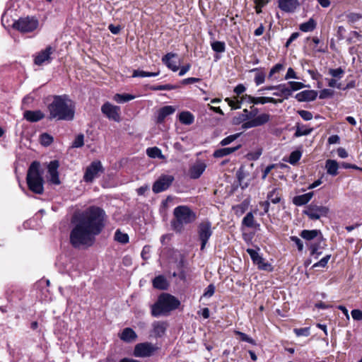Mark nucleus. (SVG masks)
I'll list each match as a JSON object with an SVG mask.
<instances>
[{
    "label": "nucleus",
    "instance_id": "1",
    "mask_svg": "<svg viewBox=\"0 0 362 362\" xmlns=\"http://www.w3.org/2000/svg\"><path fill=\"white\" fill-rule=\"evenodd\" d=\"M106 214L100 207L90 206L82 211H76L71 222L73 228L69 240L74 248L91 247L105 226Z\"/></svg>",
    "mask_w": 362,
    "mask_h": 362
},
{
    "label": "nucleus",
    "instance_id": "2",
    "mask_svg": "<svg viewBox=\"0 0 362 362\" xmlns=\"http://www.w3.org/2000/svg\"><path fill=\"white\" fill-rule=\"evenodd\" d=\"M49 119L71 121L74 117L75 106L68 96L56 95L48 106Z\"/></svg>",
    "mask_w": 362,
    "mask_h": 362
},
{
    "label": "nucleus",
    "instance_id": "3",
    "mask_svg": "<svg viewBox=\"0 0 362 362\" xmlns=\"http://www.w3.org/2000/svg\"><path fill=\"white\" fill-rule=\"evenodd\" d=\"M197 214L189 206L180 205L173 210V218L170 222L172 229L176 233H182L185 226L194 223Z\"/></svg>",
    "mask_w": 362,
    "mask_h": 362
},
{
    "label": "nucleus",
    "instance_id": "4",
    "mask_svg": "<svg viewBox=\"0 0 362 362\" xmlns=\"http://www.w3.org/2000/svg\"><path fill=\"white\" fill-rule=\"evenodd\" d=\"M180 305V300L169 293H162L157 301L151 305V315L153 317L167 315L177 309Z\"/></svg>",
    "mask_w": 362,
    "mask_h": 362
},
{
    "label": "nucleus",
    "instance_id": "5",
    "mask_svg": "<svg viewBox=\"0 0 362 362\" xmlns=\"http://www.w3.org/2000/svg\"><path fill=\"white\" fill-rule=\"evenodd\" d=\"M42 174L40 162L33 161L28 168L26 182L29 189L37 194H42L44 192Z\"/></svg>",
    "mask_w": 362,
    "mask_h": 362
},
{
    "label": "nucleus",
    "instance_id": "6",
    "mask_svg": "<svg viewBox=\"0 0 362 362\" xmlns=\"http://www.w3.org/2000/svg\"><path fill=\"white\" fill-rule=\"evenodd\" d=\"M38 20L33 16H27L24 18H20L16 21L13 28L22 33H31L36 30L38 27Z\"/></svg>",
    "mask_w": 362,
    "mask_h": 362
},
{
    "label": "nucleus",
    "instance_id": "7",
    "mask_svg": "<svg viewBox=\"0 0 362 362\" xmlns=\"http://www.w3.org/2000/svg\"><path fill=\"white\" fill-rule=\"evenodd\" d=\"M197 234L201 242V250H204L208 240L213 234L211 223L209 221H202L197 227Z\"/></svg>",
    "mask_w": 362,
    "mask_h": 362
},
{
    "label": "nucleus",
    "instance_id": "8",
    "mask_svg": "<svg viewBox=\"0 0 362 362\" xmlns=\"http://www.w3.org/2000/svg\"><path fill=\"white\" fill-rule=\"evenodd\" d=\"M158 349V347L150 342L137 344L134 349L133 354L135 357H150Z\"/></svg>",
    "mask_w": 362,
    "mask_h": 362
},
{
    "label": "nucleus",
    "instance_id": "9",
    "mask_svg": "<svg viewBox=\"0 0 362 362\" xmlns=\"http://www.w3.org/2000/svg\"><path fill=\"white\" fill-rule=\"evenodd\" d=\"M329 211V209L327 206L311 204L307 206L303 213L311 220H318L321 217L327 216Z\"/></svg>",
    "mask_w": 362,
    "mask_h": 362
},
{
    "label": "nucleus",
    "instance_id": "10",
    "mask_svg": "<svg viewBox=\"0 0 362 362\" xmlns=\"http://www.w3.org/2000/svg\"><path fill=\"white\" fill-rule=\"evenodd\" d=\"M174 177L169 175H163L153 183L152 190L154 193H160L166 190L173 183Z\"/></svg>",
    "mask_w": 362,
    "mask_h": 362
},
{
    "label": "nucleus",
    "instance_id": "11",
    "mask_svg": "<svg viewBox=\"0 0 362 362\" xmlns=\"http://www.w3.org/2000/svg\"><path fill=\"white\" fill-rule=\"evenodd\" d=\"M101 111L110 119L115 122L120 120V108L118 106L113 105L110 103H105L101 107Z\"/></svg>",
    "mask_w": 362,
    "mask_h": 362
},
{
    "label": "nucleus",
    "instance_id": "12",
    "mask_svg": "<svg viewBox=\"0 0 362 362\" xmlns=\"http://www.w3.org/2000/svg\"><path fill=\"white\" fill-rule=\"evenodd\" d=\"M103 167L100 161H93L88 165L83 175V180L86 182H92Z\"/></svg>",
    "mask_w": 362,
    "mask_h": 362
},
{
    "label": "nucleus",
    "instance_id": "13",
    "mask_svg": "<svg viewBox=\"0 0 362 362\" xmlns=\"http://www.w3.org/2000/svg\"><path fill=\"white\" fill-rule=\"evenodd\" d=\"M246 252L250 255L253 263L257 265L258 268L263 270H269L271 264L264 262V259L259 255V253L251 248L247 249Z\"/></svg>",
    "mask_w": 362,
    "mask_h": 362
},
{
    "label": "nucleus",
    "instance_id": "14",
    "mask_svg": "<svg viewBox=\"0 0 362 362\" xmlns=\"http://www.w3.org/2000/svg\"><path fill=\"white\" fill-rule=\"evenodd\" d=\"M59 166V161L56 160L51 161L47 166L49 182L56 185H59L61 183L57 170Z\"/></svg>",
    "mask_w": 362,
    "mask_h": 362
},
{
    "label": "nucleus",
    "instance_id": "15",
    "mask_svg": "<svg viewBox=\"0 0 362 362\" xmlns=\"http://www.w3.org/2000/svg\"><path fill=\"white\" fill-rule=\"evenodd\" d=\"M53 52V49L51 46H48L45 49L40 52L35 57L34 62L36 65L41 66L45 62H49L51 60L50 55Z\"/></svg>",
    "mask_w": 362,
    "mask_h": 362
},
{
    "label": "nucleus",
    "instance_id": "16",
    "mask_svg": "<svg viewBox=\"0 0 362 362\" xmlns=\"http://www.w3.org/2000/svg\"><path fill=\"white\" fill-rule=\"evenodd\" d=\"M245 98H247V101L248 103H252V104H255V105H257V104H265L267 103H281L283 102V100H281V99H279V100H276L274 98H271V97H253V96H251V95H245Z\"/></svg>",
    "mask_w": 362,
    "mask_h": 362
},
{
    "label": "nucleus",
    "instance_id": "17",
    "mask_svg": "<svg viewBox=\"0 0 362 362\" xmlns=\"http://www.w3.org/2000/svg\"><path fill=\"white\" fill-rule=\"evenodd\" d=\"M317 96V92L314 90H305L297 93L295 96L299 102L313 101Z\"/></svg>",
    "mask_w": 362,
    "mask_h": 362
},
{
    "label": "nucleus",
    "instance_id": "18",
    "mask_svg": "<svg viewBox=\"0 0 362 362\" xmlns=\"http://www.w3.org/2000/svg\"><path fill=\"white\" fill-rule=\"evenodd\" d=\"M177 54L172 52L167 53L162 58V62L173 71H177L179 69L177 63L173 60V58L177 57Z\"/></svg>",
    "mask_w": 362,
    "mask_h": 362
},
{
    "label": "nucleus",
    "instance_id": "19",
    "mask_svg": "<svg viewBox=\"0 0 362 362\" xmlns=\"http://www.w3.org/2000/svg\"><path fill=\"white\" fill-rule=\"evenodd\" d=\"M175 112V108L171 105H166L158 111V115L156 118L157 123H162L165 120V117L173 114Z\"/></svg>",
    "mask_w": 362,
    "mask_h": 362
},
{
    "label": "nucleus",
    "instance_id": "20",
    "mask_svg": "<svg viewBox=\"0 0 362 362\" xmlns=\"http://www.w3.org/2000/svg\"><path fill=\"white\" fill-rule=\"evenodd\" d=\"M23 117L30 122H36L43 119L45 115L40 110H26L23 113Z\"/></svg>",
    "mask_w": 362,
    "mask_h": 362
},
{
    "label": "nucleus",
    "instance_id": "21",
    "mask_svg": "<svg viewBox=\"0 0 362 362\" xmlns=\"http://www.w3.org/2000/svg\"><path fill=\"white\" fill-rule=\"evenodd\" d=\"M168 324L165 322L156 321L152 324L153 334L156 337H162L167 329Z\"/></svg>",
    "mask_w": 362,
    "mask_h": 362
},
{
    "label": "nucleus",
    "instance_id": "22",
    "mask_svg": "<svg viewBox=\"0 0 362 362\" xmlns=\"http://www.w3.org/2000/svg\"><path fill=\"white\" fill-rule=\"evenodd\" d=\"M206 165L204 163H197L189 169V176L192 179L199 178L204 172Z\"/></svg>",
    "mask_w": 362,
    "mask_h": 362
},
{
    "label": "nucleus",
    "instance_id": "23",
    "mask_svg": "<svg viewBox=\"0 0 362 362\" xmlns=\"http://www.w3.org/2000/svg\"><path fill=\"white\" fill-rule=\"evenodd\" d=\"M298 5L296 0H279V7L284 11L292 12Z\"/></svg>",
    "mask_w": 362,
    "mask_h": 362
},
{
    "label": "nucleus",
    "instance_id": "24",
    "mask_svg": "<svg viewBox=\"0 0 362 362\" xmlns=\"http://www.w3.org/2000/svg\"><path fill=\"white\" fill-rule=\"evenodd\" d=\"M240 147H241V145H238L237 146H235V147H226V148H219V149L216 150L214 152L213 156L215 158H223L224 156H226L228 155H230V154L234 153L235 151L238 150Z\"/></svg>",
    "mask_w": 362,
    "mask_h": 362
},
{
    "label": "nucleus",
    "instance_id": "25",
    "mask_svg": "<svg viewBox=\"0 0 362 362\" xmlns=\"http://www.w3.org/2000/svg\"><path fill=\"white\" fill-rule=\"evenodd\" d=\"M313 196V192H308L293 197V203L296 206H302L308 203Z\"/></svg>",
    "mask_w": 362,
    "mask_h": 362
},
{
    "label": "nucleus",
    "instance_id": "26",
    "mask_svg": "<svg viewBox=\"0 0 362 362\" xmlns=\"http://www.w3.org/2000/svg\"><path fill=\"white\" fill-rule=\"evenodd\" d=\"M119 337L124 341L131 342L137 338V335L132 328L127 327L123 329Z\"/></svg>",
    "mask_w": 362,
    "mask_h": 362
},
{
    "label": "nucleus",
    "instance_id": "27",
    "mask_svg": "<svg viewBox=\"0 0 362 362\" xmlns=\"http://www.w3.org/2000/svg\"><path fill=\"white\" fill-rule=\"evenodd\" d=\"M267 198V200L272 204H276L279 203L282 199L281 189L279 188H274L272 190L268 192Z\"/></svg>",
    "mask_w": 362,
    "mask_h": 362
},
{
    "label": "nucleus",
    "instance_id": "28",
    "mask_svg": "<svg viewBox=\"0 0 362 362\" xmlns=\"http://www.w3.org/2000/svg\"><path fill=\"white\" fill-rule=\"evenodd\" d=\"M325 168L327 174L336 176L338 174L339 164L334 160L328 159L326 160Z\"/></svg>",
    "mask_w": 362,
    "mask_h": 362
},
{
    "label": "nucleus",
    "instance_id": "29",
    "mask_svg": "<svg viewBox=\"0 0 362 362\" xmlns=\"http://www.w3.org/2000/svg\"><path fill=\"white\" fill-rule=\"evenodd\" d=\"M320 235L322 239V234L319 230H303L300 233V236L306 240H312Z\"/></svg>",
    "mask_w": 362,
    "mask_h": 362
},
{
    "label": "nucleus",
    "instance_id": "30",
    "mask_svg": "<svg viewBox=\"0 0 362 362\" xmlns=\"http://www.w3.org/2000/svg\"><path fill=\"white\" fill-rule=\"evenodd\" d=\"M153 286L154 288L160 290H165L168 286L166 279L162 276H158L153 280Z\"/></svg>",
    "mask_w": 362,
    "mask_h": 362
},
{
    "label": "nucleus",
    "instance_id": "31",
    "mask_svg": "<svg viewBox=\"0 0 362 362\" xmlns=\"http://www.w3.org/2000/svg\"><path fill=\"white\" fill-rule=\"evenodd\" d=\"M180 122L185 125H190L194 121V115L189 111L182 112L179 115Z\"/></svg>",
    "mask_w": 362,
    "mask_h": 362
},
{
    "label": "nucleus",
    "instance_id": "32",
    "mask_svg": "<svg viewBox=\"0 0 362 362\" xmlns=\"http://www.w3.org/2000/svg\"><path fill=\"white\" fill-rule=\"evenodd\" d=\"M316 22L313 18H310L307 22L300 25V30L303 32H310L316 28Z\"/></svg>",
    "mask_w": 362,
    "mask_h": 362
},
{
    "label": "nucleus",
    "instance_id": "33",
    "mask_svg": "<svg viewBox=\"0 0 362 362\" xmlns=\"http://www.w3.org/2000/svg\"><path fill=\"white\" fill-rule=\"evenodd\" d=\"M146 154L148 157L152 158H164L161 150L158 147H151L146 149Z\"/></svg>",
    "mask_w": 362,
    "mask_h": 362
},
{
    "label": "nucleus",
    "instance_id": "34",
    "mask_svg": "<svg viewBox=\"0 0 362 362\" xmlns=\"http://www.w3.org/2000/svg\"><path fill=\"white\" fill-rule=\"evenodd\" d=\"M242 224L247 228L255 227V218L252 212H249L246 214L242 221Z\"/></svg>",
    "mask_w": 362,
    "mask_h": 362
},
{
    "label": "nucleus",
    "instance_id": "35",
    "mask_svg": "<svg viewBox=\"0 0 362 362\" xmlns=\"http://www.w3.org/2000/svg\"><path fill=\"white\" fill-rule=\"evenodd\" d=\"M115 240L122 244H126L129 242V236L127 233H122L117 229L115 233Z\"/></svg>",
    "mask_w": 362,
    "mask_h": 362
},
{
    "label": "nucleus",
    "instance_id": "36",
    "mask_svg": "<svg viewBox=\"0 0 362 362\" xmlns=\"http://www.w3.org/2000/svg\"><path fill=\"white\" fill-rule=\"evenodd\" d=\"M257 127L262 126L267 123L270 119V115L267 113H263L253 118Z\"/></svg>",
    "mask_w": 362,
    "mask_h": 362
},
{
    "label": "nucleus",
    "instance_id": "37",
    "mask_svg": "<svg viewBox=\"0 0 362 362\" xmlns=\"http://www.w3.org/2000/svg\"><path fill=\"white\" fill-rule=\"evenodd\" d=\"M135 97L130 94H115L114 100L118 103H123L133 100Z\"/></svg>",
    "mask_w": 362,
    "mask_h": 362
},
{
    "label": "nucleus",
    "instance_id": "38",
    "mask_svg": "<svg viewBox=\"0 0 362 362\" xmlns=\"http://www.w3.org/2000/svg\"><path fill=\"white\" fill-rule=\"evenodd\" d=\"M313 129H308L304 125L298 124L296 127V131L295 132V136L299 137L301 136L308 135L311 133Z\"/></svg>",
    "mask_w": 362,
    "mask_h": 362
},
{
    "label": "nucleus",
    "instance_id": "39",
    "mask_svg": "<svg viewBox=\"0 0 362 362\" xmlns=\"http://www.w3.org/2000/svg\"><path fill=\"white\" fill-rule=\"evenodd\" d=\"M248 203H247L246 202H243L241 204L233 206V209L234 210L235 214L236 215L241 216L246 211Z\"/></svg>",
    "mask_w": 362,
    "mask_h": 362
},
{
    "label": "nucleus",
    "instance_id": "40",
    "mask_svg": "<svg viewBox=\"0 0 362 362\" xmlns=\"http://www.w3.org/2000/svg\"><path fill=\"white\" fill-rule=\"evenodd\" d=\"M159 74V72H148L141 70H134L132 74L133 77H150L156 76Z\"/></svg>",
    "mask_w": 362,
    "mask_h": 362
},
{
    "label": "nucleus",
    "instance_id": "41",
    "mask_svg": "<svg viewBox=\"0 0 362 362\" xmlns=\"http://www.w3.org/2000/svg\"><path fill=\"white\" fill-rule=\"evenodd\" d=\"M211 48L216 52H223L226 50V45L224 42L215 41L211 43Z\"/></svg>",
    "mask_w": 362,
    "mask_h": 362
},
{
    "label": "nucleus",
    "instance_id": "42",
    "mask_svg": "<svg viewBox=\"0 0 362 362\" xmlns=\"http://www.w3.org/2000/svg\"><path fill=\"white\" fill-rule=\"evenodd\" d=\"M276 88L280 91L281 96H284L286 99L291 95V90L286 84H279Z\"/></svg>",
    "mask_w": 362,
    "mask_h": 362
},
{
    "label": "nucleus",
    "instance_id": "43",
    "mask_svg": "<svg viewBox=\"0 0 362 362\" xmlns=\"http://www.w3.org/2000/svg\"><path fill=\"white\" fill-rule=\"evenodd\" d=\"M40 143L44 146H49L53 141V137L47 133H43L40 135Z\"/></svg>",
    "mask_w": 362,
    "mask_h": 362
},
{
    "label": "nucleus",
    "instance_id": "44",
    "mask_svg": "<svg viewBox=\"0 0 362 362\" xmlns=\"http://www.w3.org/2000/svg\"><path fill=\"white\" fill-rule=\"evenodd\" d=\"M241 133H237L235 134L230 135L226 138H224L223 140L221 141L220 144L222 146H227L234 141L235 139H237L240 136Z\"/></svg>",
    "mask_w": 362,
    "mask_h": 362
},
{
    "label": "nucleus",
    "instance_id": "45",
    "mask_svg": "<svg viewBox=\"0 0 362 362\" xmlns=\"http://www.w3.org/2000/svg\"><path fill=\"white\" fill-rule=\"evenodd\" d=\"M300 157H301L300 151H294L290 154L288 161L289 163L294 165L300 159Z\"/></svg>",
    "mask_w": 362,
    "mask_h": 362
},
{
    "label": "nucleus",
    "instance_id": "46",
    "mask_svg": "<svg viewBox=\"0 0 362 362\" xmlns=\"http://www.w3.org/2000/svg\"><path fill=\"white\" fill-rule=\"evenodd\" d=\"M235 334L240 337L241 341L248 342L251 344H255V340L252 339L250 337H249L247 334L240 331H235Z\"/></svg>",
    "mask_w": 362,
    "mask_h": 362
},
{
    "label": "nucleus",
    "instance_id": "47",
    "mask_svg": "<svg viewBox=\"0 0 362 362\" xmlns=\"http://www.w3.org/2000/svg\"><path fill=\"white\" fill-rule=\"evenodd\" d=\"M344 71L341 68L330 69L329 74L334 78H341L343 76Z\"/></svg>",
    "mask_w": 362,
    "mask_h": 362
},
{
    "label": "nucleus",
    "instance_id": "48",
    "mask_svg": "<svg viewBox=\"0 0 362 362\" xmlns=\"http://www.w3.org/2000/svg\"><path fill=\"white\" fill-rule=\"evenodd\" d=\"M346 17L349 23H354L362 18V15L357 13H350Z\"/></svg>",
    "mask_w": 362,
    "mask_h": 362
},
{
    "label": "nucleus",
    "instance_id": "49",
    "mask_svg": "<svg viewBox=\"0 0 362 362\" xmlns=\"http://www.w3.org/2000/svg\"><path fill=\"white\" fill-rule=\"evenodd\" d=\"M83 139H84L83 134H78L76 137V139L74 141V142L72 143V147H74V148L82 147L83 146V144H84Z\"/></svg>",
    "mask_w": 362,
    "mask_h": 362
},
{
    "label": "nucleus",
    "instance_id": "50",
    "mask_svg": "<svg viewBox=\"0 0 362 362\" xmlns=\"http://www.w3.org/2000/svg\"><path fill=\"white\" fill-rule=\"evenodd\" d=\"M288 84L290 86V89L292 91L298 90L300 89H302L305 87V85L301 82H297V81H289Z\"/></svg>",
    "mask_w": 362,
    "mask_h": 362
},
{
    "label": "nucleus",
    "instance_id": "51",
    "mask_svg": "<svg viewBox=\"0 0 362 362\" xmlns=\"http://www.w3.org/2000/svg\"><path fill=\"white\" fill-rule=\"evenodd\" d=\"M320 245V242L318 244H313L310 247V255H316L315 258H317V257L322 254V252L320 251L322 248Z\"/></svg>",
    "mask_w": 362,
    "mask_h": 362
},
{
    "label": "nucleus",
    "instance_id": "52",
    "mask_svg": "<svg viewBox=\"0 0 362 362\" xmlns=\"http://www.w3.org/2000/svg\"><path fill=\"white\" fill-rule=\"evenodd\" d=\"M330 257H331L330 255H327L325 257L322 258L319 262L315 263L313 265V268L318 267H325L327 264V262L329 260Z\"/></svg>",
    "mask_w": 362,
    "mask_h": 362
},
{
    "label": "nucleus",
    "instance_id": "53",
    "mask_svg": "<svg viewBox=\"0 0 362 362\" xmlns=\"http://www.w3.org/2000/svg\"><path fill=\"white\" fill-rule=\"evenodd\" d=\"M268 2V0H255V10L257 13H262V8L264 7Z\"/></svg>",
    "mask_w": 362,
    "mask_h": 362
},
{
    "label": "nucleus",
    "instance_id": "54",
    "mask_svg": "<svg viewBox=\"0 0 362 362\" xmlns=\"http://www.w3.org/2000/svg\"><path fill=\"white\" fill-rule=\"evenodd\" d=\"M265 81V74L262 71H259L255 76V82L257 86L263 83Z\"/></svg>",
    "mask_w": 362,
    "mask_h": 362
},
{
    "label": "nucleus",
    "instance_id": "55",
    "mask_svg": "<svg viewBox=\"0 0 362 362\" xmlns=\"http://www.w3.org/2000/svg\"><path fill=\"white\" fill-rule=\"evenodd\" d=\"M294 332L298 337H300V336L308 337L310 334V328L304 327V328L294 329Z\"/></svg>",
    "mask_w": 362,
    "mask_h": 362
},
{
    "label": "nucleus",
    "instance_id": "56",
    "mask_svg": "<svg viewBox=\"0 0 362 362\" xmlns=\"http://www.w3.org/2000/svg\"><path fill=\"white\" fill-rule=\"evenodd\" d=\"M298 113L305 121H309L313 119V114L308 110H298Z\"/></svg>",
    "mask_w": 362,
    "mask_h": 362
},
{
    "label": "nucleus",
    "instance_id": "57",
    "mask_svg": "<svg viewBox=\"0 0 362 362\" xmlns=\"http://www.w3.org/2000/svg\"><path fill=\"white\" fill-rule=\"evenodd\" d=\"M175 86H173L170 85V84L154 86L151 88V89L153 90H173V89H175Z\"/></svg>",
    "mask_w": 362,
    "mask_h": 362
},
{
    "label": "nucleus",
    "instance_id": "58",
    "mask_svg": "<svg viewBox=\"0 0 362 362\" xmlns=\"http://www.w3.org/2000/svg\"><path fill=\"white\" fill-rule=\"evenodd\" d=\"M334 91L332 90L325 88L320 91L319 98L320 99H325L332 97Z\"/></svg>",
    "mask_w": 362,
    "mask_h": 362
},
{
    "label": "nucleus",
    "instance_id": "59",
    "mask_svg": "<svg viewBox=\"0 0 362 362\" xmlns=\"http://www.w3.org/2000/svg\"><path fill=\"white\" fill-rule=\"evenodd\" d=\"M282 69H284V65L281 64H276L271 69L269 77H272V76H274L276 73L280 72Z\"/></svg>",
    "mask_w": 362,
    "mask_h": 362
},
{
    "label": "nucleus",
    "instance_id": "60",
    "mask_svg": "<svg viewBox=\"0 0 362 362\" xmlns=\"http://www.w3.org/2000/svg\"><path fill=\"white\" fill-rule=\"evenodd\" d=\"M290 239L292 242H293L296 245L298 250L299 251L303 250V243L299 238H298L297 236H291Z\"/></svg>",
    "mask_w": 362,
    "mask_h": 362
},
{
    "label": "nucleus",
    "instance_id": "61",
    "mask_svg": "<svg viewBox=\"0 0 362 362\" xmlns=\"http://www.w3.org/2000/svg\"><path fill=\"white\" fill-rule=\"evenodd\" d=\"M251 108H252V110L250 112H249L247 109L244 110V112L246 113V116H245V119H252L258 112V109L257 108H255V107H252Z\"/></svg>",
    "mask_w": 362,
    "mask_h": 362
},
{
    "label": "nucleus",
    "instance_id": "62",
    "mask_svg": "<svg viewBox=\"0 0 362 362\" xmlns=\"http://www.w3.org/2000/svg\"><path fill=\"white\" fill-rule=\"evenodd\" d=\"M351 317L354 320L360 321L362 320V311L358 309L351 310Z\"/></svg>",
    "mask_w": 362,
    "mask_h": 362
},
{
    "label": "nucleus",
    "instance_id": "63",
    "mask_svg": "<svg viewBox=\"0 0 362 362\" xmlns=\"http://www.w3.org/2000/svg\"><path fill=\"white\" fill-rule=\"evenodd\" d=\"M214 292L215 286L213 284H209L204 293V296L209 298L214 295Z\"/></svg>",
    "mask_w": 362,
    "mask_h": 362
},
{
    "label": "nucleus",
    "instance_id": "64",
    "mask_svg": "<svg viewBox=\"0 0 362 362\" xmlns=\"http://www.w3.org/2000/svg\"><path fill=\"white\" fill-rule=\"evenodd\" d=\"M289 78H298V77L296 76V74L295 71L292 68H288L287 73L285 76V79L288 80Z\"/></svg>",
    "mask_w": 362,
    "mask_h": 362
}]
</instances>
